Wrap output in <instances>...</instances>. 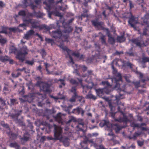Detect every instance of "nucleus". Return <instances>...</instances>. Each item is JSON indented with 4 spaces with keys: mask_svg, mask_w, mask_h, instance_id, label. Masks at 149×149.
Returning a JSON list of instances; mask_svg holds the SVG:
<instances>
[{
    "mask_svg": "<svg viewBox=\"0 0 149 149\" xmlns=\"http://www.w3.org/2000/svg\"><path fill=\"white\" fill-rule=\"evenodd\" d=\"M28 52L27 46L24 45H22V47L19 50L13 46H12L9 49L10 53H13L15 55L16 58L22 63L24 61L25 56L28 54Z\"/></svg>",
    "mask_w": 149,
    "mask_h": 149,
    "instance_id": "obj_1",
    "label": "nucleus"
},
{
    "mask_svg": "<svg viewBox=\"0 0 149 149\" xmlns=\"http://www.w3.org/2000/svg\"><path fill=\"white\" fill-rule=\"evenodd\" d=\"M113 70V74L116 76V77L112 79V81H114L116 84L114 89H116L118 92L121 91L126 93V85L125 84H120V82H122V76L120 73H118L117 70L114 68L113 65L111 66Z\"/></svg>",
    "mask_w": 149,
    "mask_h": 149,
    "instance_id": "obj_2",
    "label": "nucleus"
},
{
    "mask_svg": "<svg viewBox=\"0 0 149 149\" xmlns=\"http://www.w3.org/2000/svg\"><path fill=\"white\" fill-rule=\"evenodd\" d=\"M43 3L46 5L45 8L48 13V16L49 18H51L52 15L60 17H62L61 14L57 11L56 6L54 5V0H45Z\"/></svg>",
    "mask_w": 149,
    "mask_h": 149,
    "instance_id": "obj_3",
    "label": "nucleus"
},
{
    "mask_svg": "<svg viewBox=\"0 0 149 149\" xmlns=\"http://www.w3.org/2000/svg\"><path fill=\"white\" fill-rule=\"evenodd\" d=\"M51 36L55 39H58L63 42H68L69 41L70 36L68 34H64L60 29L49 32Z\"/></svg>",
    "mask_w": 149,
    "mask_h": 149,
    "instance_id": "obj_4",
    "label": "nucleus"
},
{
    "mask_svg": "<svg viewBox=\"0 0 149 149\" xmlns=\"http://www.w3.org/2000/svg\"><path fill=\"white\" fill-rule=\"evenodd\" d=\"M36 85L40 88V91L50 93L52 90L50 87L52 85L47 82L38 81Z\"/></svg>",
    "mask_w": 149,
    "mask_h": 149,
    "instance_id": "obj_5",
    "label": "nucleus"
},
{
    "mask_svg": "<svg viewBox=\"0 0 149 149\" xmlns=\"http://www.w3.org/2000/svg\"><path fill=\"white\" fill-rule=\"evenodd\" d=\"M54 138L51 136H47V139L48 140H59L62 133V129L60 127L56 125H54Z\"/></svg>",
    "mask_w": 149,
    "mask_h": 149,
    "instance_id": "obj_6",
    "label": "nucleus"
},
{
    "mask_svg": "<svg viewBox=\"0 0 149 149\" xmlns=\"http://www.w3.org/2000/svg\"><path fill=\"white\" fill-rule=\"evenodd\" d=\"M36 94H29L28 95H23V98H19V100L21 103H23L26 102H31L34 99V95ZM39 95H41L42 97L44 96L45 97L46 96V94H36Z\"/></svg>",
    "mask_w": 149,
    "mask_h": 149,
    "instance_id": "obj_7",
    "label": "nucleus"
},
{
    "mask_svg": "<svg viewBox=\"0 0 149 149\" xmlns=\"http://www.w3.org/2000/svg\"><path fill=\"white\" fill-rule=\"evenodd\" d=\"M31 24L32 28L36 29L39 28L40 30L44 29L49 31L51 29L49 27L45 24L39 25V23L34 19H33Z\"/></svg>",
    "mask_w": 149,
    "mask_h": 149,
    "instance_id": "obj_8",
    "label": "nucleus"
},
{
    "mask_svg": "<svg viewBox=\"0 0 149 149\" xmlns=\"http://www.w3.org/2000/svg\"><path fill=\"white\" fill-rule=\"evenodd\" d=\"M130 41L133 44H135L136 46H138L140 48L146 46L148 45V40H142L139 41L137 38L132 39L130 40Z\"/></svg>",
    "mask_w": 149,
    "mask_h": 149,
    "instance_id": "obj_9",
    "label": "nucleus"
},
{
    "mask_svg": "<svg viewBox=\"0 0 149 149\" xmlns=\"http://www.w3.org/2000/svg\"><path fill=\"white\" fill-rule=\"evenodd\" d=\"M16 113L15 114L12 113L10 115L12 118L14 120H16L19 123H21L22 125H24V123L19 119H18V117L22 114V111L20 110L17 111H15Z\"/></svg>",
    "mask_w": 149,
    "mask_h": 149,
    "instance_id": "obj_10",
    "label": "nucleus"
},
{
    "mask_svg": "<svg viewBox=\"0 0 149 149\" xmlns=\"http://www.w3.org/2000/svg\"><path fill=\"white\" fill-rule=\"evenodd\" d=\"M59 47L61 48L63 50L66 51V52L67 53L68 55V56L70 60V62L72 64H74V62L73 59L72 57L70 55V54L71 53L72 50L69 49L67 47L65 46H64L63 43L59 45Z\"/></svg>",
    "mask_w": 149,
    "mask_h": 149,
    "instance_id": "obj_11",
    "label": "nucleus"
},
{
    "mask_svg": "<svg viewBox=\"0 0 149 149\" xmlns=\"http://www.w3.org/2000/svg\"><path fill=\"white\" fill-rule=\"evenodd\" d=\"M141 19H143L141 22V25L149 27V13L146 14Z\"/></svg>",
    "mask_w": 149,
    "mask_h": 149,
    "instance_id": "obj_12",
    "label": "nucleus"
},
{
    "mask_svg": "<svg viewBox=\"0 0 149 149\" xmlns=\"http://www.w3.org/2000/svg\"><path fill=\"white\" fill-rule=\"evenodd\" d=\"M78 80L79 81V82L81 86L83 88V93H90V89L91 87H89L88 86H84L82 84V80L81 79L77 78Z\"/></svg>",
    "mask_w": 149,
    "mask_h": 149,
    "instance_id": "obj_13",
    "label": "nucleus"
},
{
    "mask_svg": "<svg viewBox=\"0 0 149 149\" xmlns=\"http://www.w3.org/2000/svg\"><path fill=\"white\" fill-rule=\"evenodd\" d=\"M28 6H30L33 10V13L28 12L27 14V15L31 17H35V9L37 8V6L34 5L33 2H31L29 4Z\"/></svg>",
    "mask_w": 149,
    "mask_h": 149,
    "instance_id": "obj_14",
    "label": "nucleus"
},
{
    "mask_svg": "<svg viewBox=\"0 0 149 149\" xmlns=\"http://www.w3.org/2000/svg\"><path fill=\"white\" fill-rule=\"evenodd\" d=\"M107 35L108 37V42L111 44H114L115 42L114 38L112 36L110 31L108 29H106Z\"/></svg>",
    "mask_w": 149,
    "mask_h": 149,
    "instance_id": "obj_15",
    "label": "nucleus"
},
{
    "mask_svg": "<svg viewBox=\"0 0 149 149\" xmlns=\"http://www.w3.org/2000/svg\"><path fill=\"white\" fill-rule=\"evenodd\" d=\"M136 19V18L132 15H131V17L129 18L128 22L132 27L134 28L135 27L134 24L138 23L137 20Z\"/></svg>",
    "mask_w": 149,
    "mask_h": 149,
    "instance_id": "obj_16",
    "label": "nucleus"
},
{
    "mask_svg": "<svg viewBox=\"0 0 149 149\" xmlns=\"http://www.w3.org/2000/svg\"><path fill=\"white\" fill-rule=\"evenodd\" d=\"M35 32L33 30H30L28 31L26 33L24 34V38L27 40H29L32 38V36L34 34Z\"/></svg>",
    "mask_w": 149,
    "mask_h": 149,
    "instance_id": "obj_17",
    "label": "nucleus"
},
{
    "mask_svg": "<svg viewBox=\"0 0 149 149\" xmlns=\"http://www.w3.org/2000/svg\"><path fill=\"white\" fill-rule=\"evenodd\" d=\"M73 56L75 57L76 58H79L80 60H83L84 59V56L83 54L80 55V53L79 52H72L71 53Z\"/></svg>",
    "mask_w": 149,
    "mask_h": 149,
    "instance_id": "obj_18",
    "label": "nucleus"
},
{
    "mask_svg": "<svg viewBox=\"0 0 149 149\" xmlns=\"http://www.w3.org/2000/svg\"><path fill=\"white\" fill-rule=\"evenodd\" d=\"M72 112L77 115H79L80 112L82 116L84 115V111L81 108L77 107L76 109H74L72 111Z\"/></svg>",
    "mask_w": 149,
    "mask_h": 149,
    "instance_id": "obj_19",
    "label": "nucleus"
},
{
    "mask_svg": "<svg viewBox=\"0 0 149 149\" xmlns=\"http://www.w3.org/2000/svg\"><path fill=\"white\" fill-rule=\"evenodd\" d=\"M73 30L72 28L69 25H66L64 27V30L63 32L65 33H68L72 32Z\"/></svg>",
    "mask_w": 149,
    "mask_h": 149,
    "instance_id": "obj_20",
    "label": "nucleus"
},
{
    "mask_svg": "<svg viewBox=\"0 0 149 149\" xmlns=\"http://www.w3.org/2000/svg\"><path fill=\"white\" fill-rule=\"evenodd\" d=\"M91 22L92 25L96 27H98V26L102 27L103 24L102 22H98L97 20H93Z\"/></svg>",
    "mask_w": 149,
    "mask_h": 149,
    "instance_id": "obj_21",
    "label": "nucleus"
},
{
    "mask_svg": "<svg viewBox=\"0 0 149 149\" xmlns=\"http://www.w3.org/2000/svg\"><path fill=\"white\" fill-rule=\"evenodd\" d=\"M30 134L27 132L25 133L23 135V137L21 138V141L22 143L28 141L30 137Z\"/></svg>",
    "mask_w": 149,
    "mask_h": 149,
    "instance_id": "obj_22",
    "label": "nucleus"
},
{
    "mask_svg": "<svg viewBox=\"0 0 149 149\" xmlns=\"http://www.w3.org/2000/svg\"><path fill=\"white\" fill-rule=\"evenodd\" d=\"M55 118L57 121L59 123L63 124V120L61 118V114L60 113H58L55 117Z\"/></svg>",
    "mask_w": 149,
    "mask_h": 149,
    "instance_id": "obj_23",
    "label": "nucleus"
},
{
    "mask_svg": "<svg viewBox=\"0 0 149 149\" xmlns=\"http://www.w3.org/2000/svg\"><path fill=\"white\" fill-rule=\"evenodd\" d=\"M60 141L62 142L65 146H68L69 145V143L68 141V139L67 138H62V135H61V137L59 139Z\"/></svg>",
    "mask_w": 149,
    "mask_h": 149,
    "instance_id": "obj_24",
    "label": "nucleus"
},
{
    "mask_svg": "<svg viewBox=\"0 0 149 149\" xmlns=\"http://www.w3.org/2000/svg\"><path fill=\"white\" fill-rule=\"evenodd\" d=\"M8 135L10 136V138L12 139H16L18 135L17 134L13 133L10 130V132L7 133Z\"/></svg>",
    "mask_w": 149,
    "mask_h": 149,
    "instance_id": "obj_25",
    "label": "nucleus"
},
{
    "mask_svg": "<svg viewBox=\"0 0 149 149\" xmlns=\"http://www.w3.org/2000/svg\"><path fill=\"white\" fill-rule=\"evenodd\" d=\"M114 127L116 132H118L120 131L122 128V127L117 124H113Z\"/></svg>",
    "mask_w": 149,
    "mask_h": 149,
    "instance_id": "obj_26",
    "label": "nucleus"
},
{
    "mask_svg": "<svg viewBox=\"0 0 149 149\" xmlns=\"http://www.w3.org/2000/svg\"><path fill=\"white\" fill-rule=\"evenodd\" d=\"M117 40L118 42L121 43L125 41V38L124 36L122 35L120 36H118Z\"/></svg>",
    "mask_w": 149,
    "mask_h": 149,
    "instance_id": "obj_27",
    "label": "nucleus"
},
{
    "mask_svg": "<svg viewBox=\"0 0 149 149\" xmlns=\"http://www.w3.org/2000/svg\"><path fill=\"white\" fill-rule=\"evenodd\" d=\"M120 112L123 116V117L122 118L123 122H128L129 120L127 116L125 115V114L122 111H120Z\"/></svg>",
    "mask_w": 149,
    "mask_h": 149,
    "instance_id": "obj_28",
    "label": "nucleus"
},
{
    "mask_svg": "<svg viewBox=\"0 0 149 149\" xmlns=\"http://www.w3.org/2000/svg\"><path fill=\"white\" fill-rule=\"evenodd\" d=\"M35 17L40 18H42L44 15V14L42 13H41L40 11L36 12L35 10Z\"/></svg>",
    "mask_w": 149,
    "mask_h": 149,
    "instance_id": "obj_29",
    "label": "nucleus"
},
{
    "mask_svg": "<svg viewBox=\"0 0 149 149\" xmlns=\"http://www.w3.org/2000/svg\"><path fill=\"white\" fill-rule=\"evenodd\" d=\"M8 57L6 56H0V61L2 62H5L8 61Z\"/></svg>",
    "mask_w": 149,
    "mask_h": 149,
    "instance_id": "obj_30",
    "label": "nucleus"
},
{
    "mask_svg": "<svg viewBox=\"0 0 149 149\" xmlns=\"http://www.w3.org/2000/svg\"><path fill=\"white\" fill-rule=\"evenodd\" d=\"M33 20V19H27L25 18H23V22L25 23L26 25L28 26V25L31 24Z\"/></svg>",
    "mask_w": 149,
    "mask_h": 149,
    "instance_id": "obj_31",
    "label": "nucleus"
},
{
    "mask_svg": "<svg viewBox=\"0 0 149 149\" xmlns=\"http://www.w3.org/2000/svg\"><path fill=\"white\" fill-rule=\"evenodd\" d=\"M10 146L15 148L16 149H19L20 146L16 143H12L10 144Z\"/></svg>",
    "mask_w": 149,
    "mask_h": 149,
    "instance_id": "obj_32",
    "label": "nucleus"
},
{
    "mask_svg": "<svg viewBox=\"0 0 149 149\" xmlns=\"http://www.w3.org/2000/svg\"><path fill=\"white\" fill-rule=\"evenodd\" d=\"M105 37V35H102L100 36V39L101 40L102 44L106 45H107V43L106 42Z\"/></svg>",
    "mask_w": 149,
    "mask_h": 149,
    "instance_id": "obj_33",
    "label": "nucleus"
},
{
    "mask_svg": "<svg viewBox=\"0 0 149 149\" xmlns=\"http://www.w3.org/2000/svg\"><path fill=\"white\" fill-rule=\"evenodd\" d=\"M9 88V86L8 85L5 84V86L3 89V92H4V93H5V92L9 91L10 90Z\"/></svg>",
    "mask_w": 149,
    "mask_h": 149,
    "instance_id": "obj_34",
    "label": "nucleus"
},
{
    "mask_svg": "<svg viewBox=\"0 0 149 149\" xmlns=\"http://www.w3.org/2000/svg\"><path fill=\"white\" fill-rule=\"evenodd\" d=\"M87 98L88 99H92L93 100H95L96 99V97L92 94H88L86 96Z\"/></svg>",
    "mask_w": 149,
    "mask_h": 149,
    "instance_id": "obj_35",
    "label": "nucleus"
},
{
    "mask_svg": "<svg viewBox=\"0 0 149 149\" xmlns=\"http://www.w3.org/2000/svg\"><path fill=\"white\" fill-rule=\"evenodd\" d=\"M133 48L131 47L129 49V52H127L126 53L130 56H133L134 55V53L132 52Z\"/></svg>",
    "mask_w": 149,
    "mask_h": 149,
    "instance_id": "obj_36",
    "label": "nucleus"
},
{
    "mask_svg": "<svg viewBox=\"0 0 149 149\" xmlns=\"http://www.w3.org/2000/svg\"><path fill=\"white\" fill-rule=\"evenodd\" d=\"M87 141H84L80 143L82 148L84 149H85L87 147Z\"/></svg>",
    "mask_w": 149,
    "mask_h": 149,
    "instance_id": "obj_37",
    "label": "nucleus"
},
{
    "mask_svg": "<svg viewBox=\"0 0 149 149\" xmlns=\"http://www.w3.org/2000/svg\"><path fill=\"white\" fill-rule=\"evenodd\" d=\"M141 134V133L140 132H135L134 133L133 135L134 140H136L137 137L140 136Z\"/></svg>",
    "mask_w": 149,
    "mask_h": 149,
    "instance_id": "obj_38",
    "label": "nucleus"
},
{
    "mask_svg": "<svg viewBox=\"0 0 149 149\" xmlns=\"http://www.w3.org/2000/svg\"><path fill=\"white\" fill-rule=\"evenodd\" d=\"M108 122L107 121L105 120H104L100 122L99 124V125L101 127H103L105 125L107 126L108 125Z\"/></svg>",
    "mask_w": 149,
    "mask_h": 149,
    "instance_id": "obj_39",
    "label": "nucleus"
},
{
    "mask_svg": "<svg viewBox=\"0 0 149 149\" xmlns=\"http://www.w3.org/2000/svg\"><path fill=\"white\" fill-rule=\"evenodd\" d=\"M8 28L5 27H2V30L0 31L1 33H3L5 34H7V30Z\"/></svg>",
    "mask_w": 149,
    "mask_h": 149,
    "instance_id": "obj_40",
    "label": "nucleus"
},
{
    "mask_svg": "<svg viewBox=\"0 0 149 149\" xmlns=\"http://www.w3.org/2000/svg\"><path fill=\"white\" fill-rule=\"evenodd\" d=\"M132 83L134 85L135 88H138L140 86L139 81H133L132 82Z\"/></svg>",
    "mask_w": 149,
    "mask_h": 149,
    "instance_id": "obj_41",
    "label": "nucleus"
},
{
    "mask_svg": "<svg viewBox=\"0 0 149 149\" xmlns=\"http://www.w3.org/2000/svg\"><path fill=\"white\" fill-rule=\"evenodd\" d=\"M131 13H125L123 15V17L124 19H127L129 18L130 16L132 15Z\"/></svg>",
    "mask_w": 149,
    "mask_h": 149,
    "instance_id": "obj_42",
    "label": "nucleus"
},
{
    "mask_svg": "<svg viewBox=\"0 0 149 149\" xmlns=\"http://www.w3.org/2000/svg\"><path fill=\"white\" fill-rule=\"evenodd\" d=\"M106 88H99L97 89H95L96 93H103V92Z\"/></svg>",
    "mask_w": 149,
    "mask_h": 149,
    "instance_id": "obj_43",
    "label": "nucleus"
},
{
    "mask_svg": "<svg viewBox=\"0 0 149 149\" xmlns=\"http://www.w3.org/2000/svg\"><path fill=\"white\" fill-rule=\"evenodd\" d=\"M142 63H144L147 62H149V57H144L142 58Z\"/></svg>",
    "mask_w": 149,
    "mask_h": 149,
    "instance_id": "obj_44",
    "label": "nucleus"
},
{
    "mask_svg": "<svg viewBox=\"0 0 149 149\" xmlns=\"http://www.w3.org/2000/svg\"><path fill=\"white\" fill-rule=\"evenodd\" d=\"M70 83L72 84L75 85L76 86H77L78 85L79 83V82H78L76 80L73 79H71L70 80Z\"/></svg>",
    "mask_w": 149,
    "mask_h": 149,
    "instance_id": "obj_45",
    "label": "nucleus"
},
{
    "mask_svg": "<svg viewBox=\"0 0 149 149\" xmlns=\"http://www.w3.org/2000/svg\"><path fill=\"white\" fill-rule=\"evenodd\" d=\"M84 125V123L81 122L80 123H79L78 125L77 126V127L79 129V130H83V129L81 128V127H83Z\"/></svg>",
    "mask_w": 149,
    "mask_h": 149,
    "instance_id": "obj_46",
    "label": "nucleus"
},
{
    "mask_svg": "<svg viewBox=\"0 0 149 149\" xmlns=\"http://www.w3.org/2000/svg\"><path fill=\"white\" fill-rule=\"evenodd\" d=\"M7 42V40L6 38H0V44L1 45H4Z\"/></svg>",
    "mask_w": 149,
    "mask_h": 149,
    "instance_id": "obj_47",
    "label": "nucleus"
},
{
    "mask_svg": "<svg viewBox=\"0 0 149 149\" xmlns=\"http://www.w3.org/2000/svg\"><path fill=\"white\" fill-rule=\"evenodd\" d=\"M137 142L138 146L141 147L144 145V140L142 141L138 140L137 141Z\"/></svg>",
    "mask_w": 149,
    "mask_h": 149,
    "instance_id": "obj_48",
    "label": "nucleus"
},
{
    "mask_svg": "<svg viewBox=\"0 0 149 149\" xmlns=\"http://www.w3.org/2000/svg\"><path fill=\"white\" fill-rule=\"evenodd\" d=\"M45 40L48 43H50L51 45H52L54 43V40L52 39L46 38Z\"/></svg>",
    "mask_w": 149,
    "mask_h": 149,
    "instance_id": "obj_49",
    "label": "nucleus"
},
{
    "mask_svg": "<svg viewBox=\"0 0 149 149\" xmlns=\"http://www.w3.org/2000/svg\"><path fill=\"white\" fill-rule=\"evenodd\" d=\"M6 105L5 101L1 98H0V106L1 107L3 108L4 106H5Z\"/></svg>",
    "mask_w": 149,
    "mask_h": 149,
    "instance_id": "obj_50",
    "label": "nucleus"
},
{
    "mask_svg": "<svg viewBox=\"0 0 149 149\" xmlns=\"http://www.w3.org/2000/svg\"><path fill=\"white\" fill-rule=\"evenodd\" d=\"M18 14L20 16H25L26 15V13L24 10H21L19 12Z\"/></svg>",
    "mask_w": 149,
    "mask_h": 149,
    "instance_id": "obj_51",
    "label": "nucleus"
},
{
    "mask_svg": "<svg viewBox=\"0 0 149 149\" xmlns=\"http://www.w3.org/2000/svg\"><path fill=\"white\" fill-rule=\"evenodd\" d=\"M74 95L72 96V98L69 100V101L71 102H74L75 101L76 98L77 97V94H74Z\"/></svg>",
    "mask_w": 149,
    "mask_h": 149,
    "instance_id": "obj_52",
    "label": "nucleus"
},
{
    "mask_svg": "<svg viewBox=\"0 0 149 149\" xmlns=\"http://www.w3.org/2000/svg\"><path fill=\"white\" fill-rule=\"evenodd\" d=\"M79 67L82 69L84 72L86 71L87 69V67L85 65H79Z\"/></svg>",
    "mask_w": 149,
    "mask_h": 149,
    "instance_id": "obj_53",
    "label": "nucleus"
},
{
    "mask_svg": "<svg viewBox=\"0 0 149 149\" xmlns=\"http://www.w3.org/2000/svg\"><path fill=\"white\" fill-rule=\"evenodd\" d=\"M10 103L12 105H14L15 104H17L18 102L17 100L15 99H12L10 100Z\"/></svg>",
    "mask_w": 149,
    "mask_h": 149,
    "instance_id": "obj_54",
    "label": "nucleus"
},
{
    "mask_svg": "<svg viewBox=\"0 0 149 149\" xmlns=\"http://www.w3.org/2000/svg\"><path fill=\"white\" fill-rule=\"evenodd\" d=\"M40 54L42 58L45 57L46 55V53L44 49H42L40 52Z\"/></svg>",
    "mask_w": 149,
    "mask_h": 149,
    "instance_id": "obj_55",
    "label": "nucleus"
},
{
    "mask_svg": "<svg viewBox=\"0 0 149 149\" xmlns=\"http://www.w3.org/2000/svg\"><path fill=\"white\" fill-rule=\"evenodd\" d=\"M75 31L77 33H79L82 30V28L81 27H75Z\"/></svg>",
    "mask_w": 149,
    "mask_h": 149,
    "instance_id": "obj_56",
    "label": "nucleus"
},
{
    "mask_svg": "<svg viewBox=\"0 0 149 149\" xmlns=\"http://www.w3.org/2000/svg\"><path fill=\"white\" fill-rule=\"evenodd\" d=\"M1 125L4 127L10 129L9 127L7 124H5L4 123H3L2 122L1 123Z\"/></svg>",
    "mask_w": 149,
    "mask_h": 149,
    "instance_id": "obj_57",
    "label": "nucleus"
},
{
    "mask_svg": "<svg viewBox=\"0 0 149 149\" xmlns=\"http://www.w3.org/2000/svg\"><path fill=\"white\" fill-rule=\"evenodd\" d=\"M26 63L28 64L29 65H32L34 63L33 61H26Z\"/></svg>",
    "mask_w": 149,
    "mask_h": 149,
    "instance_id": "obj_58",
    "label": "nucleus"
},
{
    "mask_svg": "<svg viewBox=\"0 0 149 149\" xmlns=\"http://www.w3.org/2000/svg\"><path fill=\"white\" fill-rule=\"evenodd\" d=\"M34 2L36 4V6H38L40 3H41V0H34Z\"/></svg>",
    "mask_w": 149,
    "mask_h": 149,
    "instance_id": "obj_59",
    "label": "nucleus"
},
{
    "mask_svg": "<svg viewBox=\"0 0 149 149\" xmlns=\"http://www.w3.org/2000/svg\"><path fill=\"white\" fill-rule=\"evenodd\" d=\"M42 69V67L41 65H40L38 67H37V69L38 70L39 72H40L41 74H42V72L41 70Z\"/></svg>",
    "mask_w": 149,
    "mask_h": 149,
    "instance_id": "obj_60",
    "label": "nucleus"
},
{
    "mask_svg": "<svg viewBox=\"0 0 149 149\" xmlns=\"http://www.w3.org/2000/svg\"><path fill=\"white\" fill-rule=\"evenodd\" d=\"M148 29L146 28H145L143 29V34L144 35H146L147 34V31Z\"/></svg>",
    "mask_w": 149,
    "mask_h": 149,
    "instance_id": "obj_61",
    "label": "nucleus"
},
{
    "mask_svg": "<svg viewBox=\"0 0 149 149\" xmlns=\"http://www.w3.org/2000/svg\"><path fill=\"white\" fill-rule=\"evenodd\" d=\"M36 36H37L38 37L40 38V40L41 41H43V38L40 35H39L38 33H36V35H35Z\"/></svg>",
    "mask_w": 149,
    "mask_h": 149,
    "instance_id": "obj_62",
    "label": "nucleus"
},
{
    "mask_svg": "<svg viewBox=\"0 0 149 149\" xmlns=\"http://www.w3.org/2000/svg\"><path fill=\"white\" fill-rule=\"evenodd\" d=\"M132 126L133 127H138L139 128V125L138 124L133 123L132 124Z\"/></svg>",
    "mask_w": 149,
    "mask_h": 149,
    "instance_id": "obj_63",
    "label": "nucleus"
},
{
    "mask_svg": "<svg viewBox=\"0 0 149 149\" xmlns=\"http://www.w3.org/2000/svg\"><path fill=\"white\" fill-rule=\"evenodd\" d=\"M129 2L130 9H131L134 7V5L132 4L131 1H129Z\"/></svg>",
    "mask_w": 149,
    "mask_h": 149,
    "instance_id": "obj_64",
    "label": "nucleus"
}]
</instances>
